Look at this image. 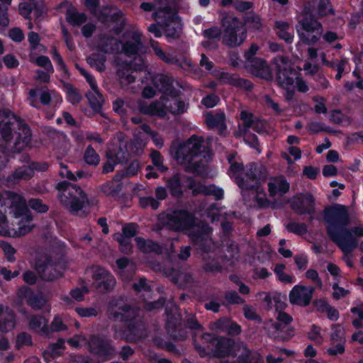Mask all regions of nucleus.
Returning a JSON list of instances; mask_svg holds the SVG:
<instances>
[{
  "label": "nucleus",
  "instance_id": "a878e982",
  "mask_svg": "<svg viewBox=\"0 0 363 363\" xmlns=\"http://www.w3.org/2000/svg\"><path fill=\"white\" fill-rule=\"evenodd\" d=\"M28 327L35 333L50 337L48 320L40 315H31L28 317Z\"/></svg>",
  "mask_w": 363,
  "mask_h": 363
},
{
  "label": "nucleus",
  "instance_id": "f03ea898",
  "mask_svg": "<svg viewBox=\"0 0 363 363\" xmlns=\"http://www.w3.org/2000/svg\"><path fill=\"white\" fill-rule=\"evenodd\" d=\"M208 152L201 137L192 135L175 150L174 157L189 172H199L208 161Z\"/></svg>",
  "mask_w": 363,
  "mask_h": 363
},
{
  "label": "nucleus",
  "instance_id": "9d476101",
  "mask_svg": "<svg viewBox=\"0 0 363 363\" xmlns=\"http://www.w3.org/2000/svg\"><path fill=\"white\" fill-rule=\"evenodd\" d=\"M157 22L169 40H176L180 38L183 25L177 9L170 7L164 13V16L159 18Z\"/></svg>",
  "mask_w": 363,
  "mask_h": 363
},
{
  "label": "nucleus",
  "instance_id": "e2e57ef3",
  "mask_svg": "<svg viewBox=\"0 0 363 363\" xmlns=\"http://www.w3.org/2000/svg\"><path fill=\"white\" fill-rule=\"evenodd\" d=\"M68 343L73 347H82L84 346H88L90 347L89 341L83 335H75L74 337L68 340Z\"/></svg>",
  "mask_w": 363,
  "mask_h": 363
},
{
  "label": "nucleus",
  "instance_id": "58836bf2",
  "mask_svg": "<svg viewBox=\"0 0 363 363\" xmlns=\"http://www.w3.org/2000/svg\"><path fill=\"white\" fill-rule=\"evenodd\" d=\"M150 47L152 48L155 55L165 63L169 65H181L179 59H177V57L173 55L166 53L160 47L158 42L154 40H150Z\"/></svg>",
  "mask_w": 363,
  "mask_h": 363
},
{
  "label": "nucleus",
  "instance_id": "f8f14e48",
  "mask_svg": "<svg viewBox=\"0 0 363 363\" xmlns=\"http://www.w3.org/2000/svg\"><path fill=\"white\" fill-rule=\"evenodd\" d=\"M121 41L114 37L104 36L101 38L99 47L96 49L101 53H92V66L94 65L98 71L105 69L104 62L106 53H120Z\"/></svg>",
  "mask_w": 363,
  "mask_h": 363
},
{
  "label": "nucleus",
  "instance_id": "37998d69",
  "mask_svg": "<svg viewBox=\"0 0 363 363\" xmlns=\"http://www.w3.org/2000/svg\"><path fill=\"white\" fill-rule=\"evenodd\" d=\"M308 4L311 7L316 6L317 14L319 16H325L334 13V10L329 0H308Z\"/></svg>",
  "mask_w": 363,
  "mask_h": 363
},
{
  "label": "nucleus",
  "instance_id": "72a5a7b5",
  "mask_svg": "<svg viewBox=\"0 0 363 363\" xmlns=\"http://www.w3.org/2000/svg\"><path fill=\"white\" fill-rule=\"evenodd\" d=\"M219 79L224 84H228L246 90L252 89V83L244 79L240 78L237 74L222 72L219 75Z\"/></svg>",
  "mask_w": 363,
  "mask_h": 363
},
{
  "label": "nucleus",
  "instance_id": "6e6552de",
  "mask_svg": "<svg viewBox=\"0 0 363 363\" xmlns=\"http://www.w3.org/2000/svg\"><path fill=\"white\" fill-rule=\"evenodd\" d=\"M160 220L164 226L170 230L183 231L194 226L195 218L190 212L182 210L162 214Z\"/></svg>",
  "mask_w": 363,
  "mask_h": 363
},
{
  "label": "nucleus",
  "instance_id": "7ed1b4c3",
  "mask_svg": "<svg viewBox=\"0 0 363 363\" xmlns=\"http://www.w3.org/2000/svg\"><path fill=\"white\" fill-rule=\"evenodd\" d=\"M228 161L230 164L228 174L242 191L258 190L259 182L267 178V169L262 164L252 163L245 168L242 162L237 161L234 153L228 155Z\"/></svg>",
  "mask_w": 363,
  "mask_h": 363
},
{
  "label": "nucleus",
  "instance_id": "3c124183",
  "mask_svg": "<svg viewBox=\"0 0 363 363\" xmlns=\"http://www.w3.org/2000/svg\"><path fill=\"white\" fill-rule=\"evenodd\" d=\"M346 342L330 341V345L326 350V353L330 356H337L342 354L345 351Z\"/></svg>",
  "mask_w": 363,
  "mask_h": 363
},
{
  "label": "nucleus",
  "instance_id": "f3484780",
  "mask_svg": "<svg viewBox=\"0 0 363 363\" xmlns=\"http://www.w3.org/2000/svg\"><path fill=\"white\" fill-rule=\"evenodd\" d=\"M264 328L270 337L277 341H287L293 336V329H287L284 325L272 319L264 323Z\"/></svg>",
  "mask_w": 363,
  "mask_h": 363
},
{
  "label": "nucleus",
  "instance_id": "a211bd4d",
  "mask_svg": "<svg viewBox=\"0 0 363 363\" xmlns=\"http://www.w3.org/2000/svg\"><path fill=\"white\" fill-rule=\"evenodd\" d=\"M113 349L105 337H92V357L97 362H103L111 357Z\"/></svg>",
  "mask_w": 363,
  "mask_h": 363
},
{
  "label": "nucleus",
  "instance_id": "338daca9",
  "mask_svg": "<svg viewBox=\"0 0 363 363\" xmlns=\"http://www.w3.org/2000/svg\"><path fill=\"white\" fill-rule=\"evenodd\" d=\"M150 157L152 164L161 172H164L167 168L163 164V159L161 154L157 150H152Z\"/></svg>",
  "mask_w": 363,
  "mask_h": 363
},
{
  "label": "nucleus",
  "instance_id": "0eeeda50",
  "mask_svg": "<svg viewBox=\"0 0 363 363\" xmlns=\"http://www.w3.org/2000/svg\"><path fill=\"white\" fill-rule=\"evenodd\" d=\"M202 341L207 344V347L213 357L225 359L230 358L235 340L223 337H217L211 333H205L202 335Z\"/></svg>",
  "mask_w": 363,
  "mask_h": 363
},
{
  "label": "nucleus",
  "instance_id": "603ef678",
  "mask_svg": "<svg viewBox=\"0 0 363 363\" xmlns=\"http://www.w3.org/2000/svg\"><path fill=\"white\" fill-rule=\"evenodd\" d=\"M286 229L292 233L303 235L308 232V228L305 223L290 221L285 225Z\"/></svg>",
  "mask_w": 363,
  "mask_h": 363
},
{
  "label": "nucleus",
  "instance_id": "c03bdc74",
  "mask_svg": "<svg viewBox=\"0 0 363 363\" xmlns=\"http://www.w3.org/2000/svg\"><path fill=\"white\" fill-rule=\"evenodd\" d=\"M62 89L67 94V100L72 104H76L81 101L82 96L79 91L71 83L61 81Z\"/></svg>",
  "mask_w": 363,
  "mask_h": 363
},
{
  "label": "nucleus",
  "instance_id": "13d9d810",
  "mask_svg": "<svg viewBox=\"0 0 363 363\" xmlns=\"http://www.w3.org/2000/svg\"><path fill=\"white\" fill-rule=\"evenodd\" d=\"M0 247L3 250L4 255L9 262H13L16 260L14 255L16 254V250L10 243L1 240L0 241Z\"/></svg>",
  "mask_w": 363,
  "mask_h": 363
},
{
  "label": "nucleus",
  "instance_id": "b1692460",
  "mask_svg": "<svg viewBox=\"0 0 363 363\" xmlns=\"http://www.w3.org/2000/svg\"><path fill=\"white\" fill-rule=\"evenodd\" d=\"M174 79L163 74L157 75L153 79L155 86L161 92L162 96H178L179 91L173 86Z\"/></svg>",
  "mask_w": 363,
  "mask_h": 363
},
{
  "label": "nucleus",
  "instance_id": "79ce46f5",
  "mask_svg": "<svg viewBox=\"0 0 363 363\" xmlns=\"http://www.w3.org/2000/svg\"><path fill=\"white\" fill-rule=\"evenodd\" d=\"M138 248L143 253L155 252L160 254L162 252L160 246L151 240H145L140 237L135 238Z\"/></svg>",
  "mask_w": 363,
  "mask_h": 363
},
{
  "label": "nucleus",
  "instance_id": "393cba45",
  "mask_svg": "<svg viewBox=\"0 0 363 363\" xmlns=\"http://www.w3.org/2000/svg\"><path fill=\"white\" fill-rule=\"evenodd\" d=\"M143 48L141 34L139 32H133L131 38L124 43L121 42V52L128 57L138 55Z\"/></svg>",
  "mask_w": 363,
  "mask_h": 363
},
{
  "label": "nucleus",
  "instance_id": "a19ab883",
  "mask_svg": "<svg viewBox=\"0 0 363 363\" xmlns=\"http://www.w3.org/2000/svg\"><path fill=\"white\" fill-rule=\"evenodd\" d=\"M26 303L33 310L38 311L43 308L46 299L41 294H35L30 290H26L25 294Z\"/></svg>",
  "mask_w": 363,
  "mask_h": 363
},
{
  "label": "nucleus",
  "instance_id": "ddd939ff",
  "mask_svg": "<svg viewBox=\"0 0 363 363\" xmlns=\"http://www.w3.org/2000/svg\"><path fill=\"white\" fill-rule=\"evenodd\" d=\"M273 64L277 71L276 80L281 87L287 89L294 83L291 76L293 69L287 57L278 55L274 58Z\"/></svg>",
  "mask_w": 363,
  "mask_h": 363
},
{
  "label": "nucleus",
  "instance_id": "8fccbe9b",
  "mask_svg": "<svg viewBox=\"0 0 363 363\" xmlns=\"http://www.w3.org/2000/svg\"><path fill=\"white\" fill-rule=\"evenodd\" d=\"M92 111H99L104 102V99L102 94L99 92L96 85L92 81Z\"/></svg>",
  "mask_w": 363,
  "mask_h": 363
},
{
  "label": "nucleus",
  "instance_id": "49530a36",
  "mask_svg": "<svg viewBox=\"0 0 363 363\" xmlns=\"http://www.w3.org/2000/svg\"><path fill=\"white\" fill-rule=\"evenodd\" d=\"M86 16L79 13L74 8H69L66 11V20L73 26H80L86 21Z\"/></svg>",
  "mask_w": 363,
  "mask_h": 363
},
{
  "label": "nucleus",
  "instance_id": "0e129e2a",
  "mask_svg": "<svg viewBox=\"0 0 363 363\" xmlns=\"http://www.w3.org/2000/svg\"><path fill=\"white\" fill-rule=\"evenodd\" d=\"M139 203L143 208L151 207L154 210L157 209L160 206V202L152 196L140 197Z\"/></svg>",
  "mask_w": 363,
  "mask_h": 363
},
{
  "label": "nucleus",
  "instance_id": "39448f33",
  "mask_svg": "<svg viewBox=\"0 0 363 363\" xmlns=\"http://www.w3.org/2000/svg\"><path fill=\"white\" fill-rule=\"evenodd\" d=\"M223 28V43L230 48L241 45L247 38V29L245 24L236 16L224 13L221 18Z\"/></svg>",
  "mask_w": 363,
  "mask_h": 363
},
{
  "label": "nucleus",
  "instance_id": "9b49d317",
  "mask_svg": "<svg viewBox=\"0 0 363 363\" xmlns=\"http://www.w3.org/2000/svg\"><path fill=\"white\" fill-rule=\"evenodd\" d=\"M324 219L328 224V234L345 228L350 224V216L347 208L342 205H335L328 208L324 213Z\"/></svg>",
  "mask_w": 363,
  "mask_h": 363
},
{
  "label": "nucleus",
  "instance_id": "5701e85b",
  "mask_svg": "<svg viewBox=\"0 0 363 363\" xmlns=\"http://www.w3.org/2000/svg\"><path fill=\"white\" fill-rule=\"evenodd\" d=\"M169 0H154L152 2H143L140 8L144 11L152 13V18L157 21L164 16V13L170 8Z\"/></svg>",
  "mask_w": 363,
  "mask_h": 363
},
{
  "label": "nucleus",
  "instance_id": "69168bd1",
  "mask_svg": "<svg viewBox=\"0 0 363 363\" xmlns=\"http://www.w3.org/2000/svg\"><path fill=\"white\" fill-rule=\"evenodd\" d=\"M49 327L50 330V336L53 332H60L66 330L67 329V327L64 324L62 318L58 315L54 317Z\"/></svg>",
  "mask_w": 363,
  "mask_h": 363
},
{
  "label": "nucleus",
  "instance_id": "412c9836",
  "mask_svg": "<svg viewBox=\"0 0 363 363\" xmlns=\"http://www.w3.org/2000/svg\"><path fill=\"white\" fill-rule=\"evenodd\" d=\"M18 130L15 131L17 134L14 145L13 147V152H20L27 147L31 140V132L28 125L23 123L21 121H18Z\"/></svg>",
  "mask_w": 363,
  "mask_h": 363
},
{
  "label": "nucleus",
  "instance_id": "7c9ffc66",
  "mask_svg": "<svg viewBox=\"0 0 363 363\" xmlns=\"http://www.w3.org/2000/svg\"><path fill=\"white\" fill-rule=\"evenodd\" d=\"M289 183L283 176L274 177L268 182V190L270 196H283L289 191Z\"/></svg>",
  "mask_w": 363,
  "mask_h": 363
},
{
  "label": "nucleus",
  "instance_id": "6e6d98bb",
  "mask_svg": "<svg viewBox=\"0 0 363 363\" xmlns=\"http://www.w3.org/2000/svg\"><path fill=\"white\" fill-rule=\"evenodd\" d=\"M245 23L255 30H259L262 28L260 17L254 12L248 13L244 18Z\"/></svg>",
  "mask_w": 363,
  "mask_h": 363
},
{
  "label": "nucleus",
  "instance_id": "774afa93",
  "mask_svg": "<svg viewBox=\"0 0 363 363\" xmlns=\"http://www.w3.org/2000/svg\"><path fill=\"white\" fill-rule=\"evenodd\" d=\"M29 206L36 211L38 213H45L48 211V206L44 204L42 200L38 199H31L28 201Z\"/></svg>",
  "mask_w": 363,
  "mask_h": 363
},
{
  "label": "nucleus",
  "instance_id": "2f4dec72",
  "mask_svg": "<svg viewBox=\"0 0 363 363\" xmlns=\"http://www.w3.org/2000/svg\"><path fill=\"white\" fill-rule=\"evenodd\" d=\"M33 177V172L28 165H23L15 169V170L7 177V182L12 184H17L21 181H28Z\"/></svg>",
  "mask_w": 363,
  "mask_h": 363
},
{
  "label": "nucleus",
  "instance_id": "aec40b11",
  "mask_svg": "<svg viewBox=\"0 0 363 363\" xmlns=\"http://www.w3.org/2000/svg\"><path fill=\"white\" fill-rule=\"evenodd\" d=\"M314 291L312 286L296 285L290 291L289 301L292 304L306 306L311 303Z\"/></svg>",
  "mask_w": 363,
  "mask_h": 363
},
{
  "label": "nucleus",
  "instance_id": "4be33fe9",
  "mask_svg": "<svg viewBox=\"0 0 363 363\" xmlns=\"http://www.w3.org/2000/svg\"><path fill=\"white\" fill-rule=\"evenodd\" d=\"M259 353L252 351L243 342H235L230 358H236L235 361L222 360L221 363H243Z\"/></svg>",
  "mask_w": 363,
  "mask_h": 363
},
{
  "label": "nucleus",
  "instance_id": "bb28decb",
  "mask_svg": "<svg viewBox=\"0 0 363 363\" xmlns=\"http://www.w3.org/2000/svg\"><path fill=\"white\" fill-rule=\"evenodd\" d=\"M16 325V315L8 306L0 305V331L7 333Z\"/></svg>",
  "mask_w": 363,
  "mask_h": 363
},
{
  "label": "nucleus",
  "instance_id": "423d86ee",
  "mask_svg": "<svg viewBox=\"0 0 363 363\" xmlns=\"http://www.w3.org/2000/svg\"><path fill=\"white\" fill-rule=\"evenodd\" d=\"M106 315L113 322H128L139 315V310L132 307L124 297H113L108 303Z\"/></svg>",
  "mask_w": 363,
  "mask_h": 363
},
{
  "label": "nucleus",
  "instance_id": "c756f323",
  "mask_svg": "<svg viewBox=\"0 0 363 363\" xmlns=\"http://www.w3.org/2000/svg\"><path fill=\"white\" fill-rule=\"evenodd\" d=\"M240 118L242 121L243 132L245 134V140L247 143H249L252 147H256V146L258 145L257 137L252 134L247 135V132L249 131V129L251 128L253 125V123L257 118L246 111H242L240 113Z\"/></svg>",
  "mask_w": 363,
  "mask_h": 363
},
{
  "label": "nucleus",
  "instance_id": "4c0bfd02",
  "mask_svg": "<svg viewBox=\"0 0 363 363\" xmlns=\"http://www.w3.org/2000/svg\"><path fill=\"white\" fill-rule=\"evenodd\" d=\"M205 121L208 128H218L220 130L225 128V116L223 112H208L205 115Z\"/></svg>",
  "mask_w": 363,
  "mask_h": 363
},
{
  "label": "nucleus",
  "instance_id": "2eb2a0df",
  "mask_svg": "<svg viewBox=\"0 0 363 363\" xmlns=\"http://www.w3.org/2000/svg\"><path fill=\"white\" fill-rule=\"evenodd\" d=\"M328 235L342 252H352L358 246L357 240L347 228H341L335 233L331 231Z\"/></svg>",
  "mask_w": 363,
  "mask_h": 363
},
{
  "label": "nucleus",
  "instance_id": "cd10ccee",
  "mask_svg": "<svg viewBox=\"0 0 363 363\" xmlns=\"http://www.w3.org/2000/svg\"><path fill=\"white\" fill-rule=\"evenodd\" d=\"M140 111L147 115L164 116L167 111L165 105V96H162L160 100L155 101L149 105L141 104Z\"/></svg>",
  "mask_w": 363,
  "mask_h": 363
},
{
  "label": "nucleus",
  "instance_id": "680f3d73",
  "mask_svg": "<svg viewBox=\"0 0 363 363\" xmlns=\"http://www.w3.org/2000/svg\"><path fill=\"white\" fill-rule=\"evenodd\" d=\"M346 342L345 337V330L340 325H333L332 333L330 334V341Z\"/></svg>",
  "mask_w": 363,
  "mask_h": 363
},
{
  "label": "nucleus",
  "instance_id": "bf43d9fd",
  "mask_svg": "<svg viewBox=\"0 0 363 363\" xmlns=\"http://www.w3.org/2000/svg\"><path fill=\"white\" fill-rule=\"evenodd\" d=\"M175 281L183 287L191 286L194 282L192 275L187 272L179 273L175 278Z\"/></svg>",
  "mask_w": 363,
  "mask_h": 363
},
{
  "label": "nucleus",
  "instance_id": "09e8293b",
  "mask_svg": "<svg viewBox=\"0 0 363 363\" xmlns=\"http://www.w3.org/2000/svg\"><path fill=\"white\" fill-rule=\"evenodd\" d=\"M113 238L120 245V250L124 254H128L132 252L131 239L124 235H121V233H115Z\"/></svg>",
  "mask_w": 363,
  "mask_h": 363
},
{
  "label": "nucleus",
  "instance_id": "dca6fc26",
  "mask_svg": "<svg viewBox=\"0 0 363 363\" xmlns=\"http://www.w3.org/2000/svg\"><path fill=\"white\" fill-rule=\"evenodd\" d=\"M92 285L99 293L104 294L113 290L116 285V279L112 274L102 268H97L92 276Z\"/></svg>",
  "mask_w": 363,
  "mask_h": 363
},
{
  "label": "nucleus",
  "instance_id": "c9c22d12",
  "mask_svg": "<svg viewBox=\"0 0 363 363\" xmlns=\"http://www.w3.org/2000/svg\"><path fill=\"white\" fill-rule=\"evenodd\" d=\"M178 96H165V105L167 111L174 115H180L187 110V105L184 101L177 98Z\"/></svg>",
  "mask_w": 363,
  "mask_h": 363
},
{
  "label": "nucleus",
  "instance_id": "6ab92c4d",
  "mask_svg": "<svg viewBox=\"0 0 363 363\" xmlns=\"http://www.w3.org/2000/svg\"><path fill=\"white\" fill-rule=\"evenodd\" d=\"M12 118L8 112H0V136L1 140L8 143L11 141L13 136V132L16 131L18 126V121L13 115Z\"/></svg>",
  "mask_w": 363,
  "mask_h": 363
},
{
  "label": "nucleus",
  "instance_id": "1a4fd4ad",
  "mask_svg": "<svg viewBox=\"0 0 363 363\" xmlns=\"http://www.w3.org/2000/svg\"><path fill=\"white\" fill-rule=\"evenodd\" d=\"M40 278L45 281H53L62 276L60 263L48 255L39 257L34 267Z\"/></svg>",
  "mask_w": 363,
  "mask_h": 363
},
{
  "label": "nucleus",
  "instance_id": "20e7f679",
  "mask_svg": "<svg viewBox=\"0 0 363 363\" xmlns=\"http://www.w3.org/2000/svg\"><path fill=\"white\" fill-rule=\"evenodd\" d=\"M56 189L59 191L60 202L72 214L82 216L83 208L89 201L82 189L67 181L59 182Z\"/></svg>",
  "mask_w": 363,
  "mask_h": 363
},
{
  "label": "nucleus",
  "instance_id": "4d7b16f0",
  "mask_svg": "<svg viewBox=\"0 0 363 363\" xmlns=\"http://www.w3.org/2000/svg\"><path fill=\"white\" fill-rule=\"evenodd\" d=\"M285 265L283 264H277L274 267V272L277 274L278 279L285 284H291L293 282V277L284 273Z\"/></svg>",
  "mask_w": 363,
  "mask_h": 363
},
{
  "label": "nucleus",
  "instance_id": "c85d7f7f",
  "mask_svg": "<svg viewBox=\"0 0 363 363\" xmlns=\"http://www.w3.org/2000/svg\"><path fill=\"white\" fill-rule=\"evenodd\" d=\"M246 66L250 67L252 72L262 78L270 80L272 79L271 69L267 62L260 58L251 60L246 63Z\"/></svg>",
  "mask_w": 363,
  "mask_h": 363
},
{
  "label": "nucleus",
  "instance_id": "5fc2aeb1",
  "mask_svg": "<svg viewBox=\"0 0 363 363\" xmlns=\"http://www.w3.org/2000/svg\"><path fill=\"white\" fill-rule=\"evenodd\" d=\"M185 182H186V188L192 191L193 196L203 194L205 185L200 182H197L191 177L186 176L185 178Z\"/></svg>",
  "mask_w": 363,
  "mask_h": 363
},
{
  "label": "nucleus",
  "instance_id": "a18cd8bd",
  "mask_svg": "<svg viewBox=\"0 0 363 363\" xmlns=\"http://www.w3.org/2000/svg\"><path fill=\"white\" fill-rule=\"evenodd\" d=\"M300 28H297L298 31H315L318 29H322L321 23L311 16H305L299 21Z\"/></svg>",
  "mask_w": 363,
  "mask_h": 363
},
{
  "label": "nucleus",
  "instance_id": "ea45409f",
  "mask_svg": "<svg viewBox=\"0 0 363 363\" xmlns=\"http://www.w3.org/2000/svg\"><path fill=\"white\" fill-rule=\"evenodd\" d=\"M92 2V15L94 14L99 21L106 23L114 18L111 14V9L107 6L99 7V0H91Z\"/></svg>",
  "mask_w": 363,
  "mask_h": 363
},
{
  "label": "nucleus",
  "instance_id": "f704fd0d",
  "mask_svg": "<svg viewBox=\"0 0 363 363\" xmlns=\"http://www.w3.org/2000/svg\"><path fill=\"white\" fill-rule=\"evenodd\" d=\"M107 156L108 161L103 167L104 173L113 172L115 164L123 162L125 159V152L121 148L118 152H116L113 148H109Z\"/></svg>",
  "mask_w": 363,
  "mask_h": 363
},
{
  "label": "nucleus",
  "instance_id": "f257e3e1",
  "mask_svg": "<svg viewBox=\"0 0 363 363\" xmlns=\"http://www.w3.org/2000/svg\"><path fill=\"white\" fill-rule=\"evenodd\" d=\"M212 228L206 223L194 227L190 233L192 242L201 259V268L208 273H216L222 270L219 259L223 260L218 244L210 238Z\"/></svg>",
  "mask_w": 363,
  "mask_h": 363
},
{
  "label": "nucleus",
  "instance_id": "e433bc0d",
  "mask_svg": "<svg viewBox=\"0 0 363 363\" xmlns=\"http://www.w3.org/2000/svg\"><path fill=\"white\" fill-rule=\"evenodd\" d=\"M147 330L144 324L138 321L128 326L126 333V339L130 342H137L147 337Z\"/></svg>",
  "mask_w": 363,
  "mask_h": 363
},
{
  "label": "nucleus",
  "instance_id": "864d4df0",
  "mask_svg": "<svg viewBox=\"0 0 363 363\" xmlns=\"http://www.w3.org/2000/svg\"><path fill=\"white\" fill-rule=\"evenodd\" d=\"M130 67H127L124 69H119L117 72L118 77L121 84L123 86H128L133 83L135 80V77L130 73Z\"/></svg>",
  "mask_w": 363,
  "mask_h": 363
},
{
  "label": "nucleus",
  "instance_id": "4468645a",
  "mask_svg": "<svg viewBox=\"0 0 363 363\" xmlns=\"http://www.w3.org/2000/svg\"><path fill=\"white\" fill-rule=\"evenodd\" d=\"M315 199L310 193L300 194L294 196L291 201V207L298 215H309L311 222L315 212Z\"/></svg>",
  "mask_w": 363,
  "mask_h": 363
},
{
  "label": "nucleus",
  "instance_id": "de8ad7c7",
  "mask_svg": "<svg viewBox=\"0 0 363 363\" xmlns=\"http://www.w3.org/2000/svg\"><path fill=\"white\" fill-rule=\"evenodd\" d=\"M298 34L305 44H313L317 43L322 36L323 28L318 29L315 31H298Z\"/></svg>",
  "mask_w": 363,
  "mask_h": 363
},
{
  "label": "nucleus",
  "instance_id": "052dcab7",
  "mask_svg": "<svg viewBox=\"0 0 363 363\" xmlns=\"http://www.w3.org/2000/svg\"><path fill=\"white\" fill-rule=\"evenodd\" d=\"M261 184V181L259 182ZM252 191L256 193L255 201L257 206L259 208H267L269 206V201L267 199L266 194L264 192L263 189L260 188V184H259V189H251Z\"/></svg>",
  "mask_w": 363,
  "mask_h": 363
},
{
  "label": "nucleus",
  "instance_id": "473e14b6",
  "mask_svg": "<svg viewBox=\"0 0 363 363\" xmlns=\"http://www.w3.org/2000/svg\"><path fill=\"white\" fill-rule=\"evenodd\" d=\"M186 176L175 174L166 180V186L171 195L175 198L183 196L182 183L185 182Z\"/></svg>",
  "mask_w": 363,
  "mask_h": 363
}]
</instances>
